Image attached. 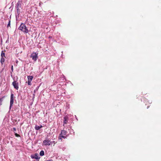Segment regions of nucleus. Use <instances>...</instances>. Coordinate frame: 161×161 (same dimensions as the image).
I'll use <instances>...</instances> for the list:
<instances>
[{"label": "nucleus", "instance_id": "1", "mask_svg": "<svg viewBox=\"0 0 161 161\" xmlns=\"http://www.w3.org/2000/svg\"><path fill=\"white\" fill-rule=\"evenodd\" d=\"M19 29L25 33H28L29 31L26 27L24 23H22L19 28Z\"/></svg>", "mask_w": 161, "mask_h": 161}, {"label": "nucleus", "instance_id": "2", "mask_svg": "<svg viewBox=\"0 0 161 161\" xmlns=\"http://www.w3.org/2000/svg\"><path fill=\"white\" fill-rule=\"evenodd\" d=\"M31 57L32 58L33 60L35 61H36L38 58L37 54L36 53H32L31 55Z\"/></svg>", "mask_w": 161, "mask_h": 161}, {"label": "nucleus", "instance_id": "3", "mask_svg": "<svg viewBox=\"0 0 161 161\" xmlns=\"http://www.w3.org/2000/svg\"><path fill=\"white\" fill-rule=\"evenodd\" d=\"M14 87L16 89L18 90L19 88V86L18 83L16 81H14L12 83Z\"/></svg>", "mask_w": 161, "mask_h": 161}, {"label": "nucleus", "instance_id": "4", "mask_svg": "<svg viewBox=\"0 0 161 161\" xmlns=\"http://www.w3.org/2000/svg\"><path fill=\"white\" fill-rule=\"evenodd\" d=\"M51 142L49 140H45L43 141V143L45 146H49L51 144Z\"/></svg>", "mask_w": 161, "mask_h": 161}, {"label": "nucleus", "instance_id": "5", "mask_svg": "<svg viewBox=\"0 0 161 161\" xmlns=\"http://www.w3.org/2000/svg\"><path fill=\"white\" fill-rule=\"evenodd\" d=\"M31 157L32 159H36L37 160L40 159V157H39L38 154L37 153H36L34 155H31Z\"/></svg>", "mask_w": 161, "mask_h": 161}, {"label": "nucleus", "instance_id": "6", "mask_svg": "<svg viewBox=\"0 0 161 161\" xmlns=\"http://www.w3.org/2000/svg\"><path fill=\"white\" fill-rule=\"evenodd\" d=\"M14 99L10 98V106L9 108V110L11 109L12 107L13 106V104L14 103Z\"/></svg>", "mask_w": 161, "mask_h": 161}, {"label": "nucleus", "instance_id": "7", "mask_svg": "<svg viewBox=\"0 0 161 161\" xmlns=\"http://www.w3.org/2000/svg\"><path fill=\"white\" fill-rule=\"evenodd\" d=\"M33 77L32 76H27L28 81L31 82L33 79Z\"/></svg>", "mask_w": 161, "mask_h": 161}, {"label": "nucleus", "instance_id": "8", "mask_svg": "<svg viewBox=\"0 0 161 161\" xmlns=\"http://www.w3.org/2000/svg\"><path fill=\"white\" fill-rule=\"evenodd\" d=\"M68 122V118L66 117H64V124L63 125H64V124H66Z\"/></svg>", "mask_w": 161, "mask_h": 161}, {"label": "nucleus", "instance_id": "9", "mask_svg": "<svg viewBox=\"0 0 161 161\" xmlns=\"http://www.w3.org/2000/svg\"><path fill=\"white\" fill-rule=\"evenodd\" d=\"M66 133H67V132L66 131L64 130H62L61 131V132L60 134V135H66Z\"/></svg>", "mask_w": 161, "mask_h": 161}, {"label": "nucleus", "instance_id": "10", "mask_svg": "<svg viewBox=\"0 0 161 161\" xmlns=\"http://www.w3.org/2000/svg\"><path fill=\"white\" fill-rule=\"evenodd\" d=\"M5 61V59L3 57H1L0 62L2 65L3 64V63Z\"/></svg>", "mask_w": 161, "mask_h": 161}, {"label": "nucleus", "instance_id": "11", "mask_svg": "<svg viewBox=\"0 0 161 161\" xmlns=\"http://www.w3.org/2000/svg\"><path fill=\"white\" fill-rule=\"evenodd\" d=\"M1 57H5L6 58L5 56V53L3 51H2L1 54Z\"/></svg>", "mask_w": 161, "mask_h": 161}, {"label": "nucleus", "instance_id": "12", "mask_svg": "<svg viewBox=\"0 0 161 161\" xmlns=\"http://www.w3.org/2000/svg\"><path fill=\"white\" fill-rule=\"evenodd\" d=\"M58 138H59V139H61L62 138H65V136H63V135H60V134Z\"/></svg>", "mask_w": 161, "mask_h": 161}, {"label": "nucleus", "instance_id": "13", "mask_svg": "<svg viewBox=\"0 0 161 161\" xmlns=\"http://www.w3.org/2000/svg\"><path fill=\"white\" fill-rule=\"evenodd\" d=\"M40 155L41 156H43L44 155V152L42 150L41 151L40 153Z\"/></svg>", "mask_w": 161, "mask_h": 161}, {"label": "nucleus", "instance_id": "14", "mask_svg": "<svg viewBox=\"0 0 161 161\" xmlns=\"http://www.w3.org/2000/svg\"><path fill=\"white\" fill-rule=\"evenodd\" d=\"M20 8V4L19 2H18L16 4V8Z\"/></svg>", "mask_w": 161, "mask_h": 161}, {"label": "nucleus", "instance_id": "15", "mask_svg": "<svg viewBox=\"0 0 161 161\" xmlns=\"http://www.w3.org/2000/svg\"><path fill=\"white\" fill-rule=\"evenodd\" d=\"M35 129L36 130H38L40 129V126L36 125L35 127Z\"/></svg>", "mask_w": 161, "mask_h": 161}, {"label": "nucleus", "instance_id": "16", "mask_svg": "<svg viewBox=\"0 0 161 161\" xmlns=\"http://www.w3.org/2000/svg\"><path fill=\"white\" fill-rule=\"evenodd\" d=\"M14 95L13 93H11L10 98L14 99Z\"/></svg>", "mask_w": 161, "mask_h": 161}, {"label": "nucleus", "instance_id": "17", "mask_svg": "<svg viewBox=\"0 0 161 161\" xmlns=\"http://www.w3.org/2000/svg\"><path fill=\"white\" fill-rule=\"evenodd\" d=\"M15 135L17 137H20V135L19 134H18L17 133H15Z\"/></svg>", "mask_w": 161, "mask_h": 161}, {"label": "nucleus", "instance_id": "18", "mask_svg": "<svg viewBox=\"0 0 161 161\" xmlns=\"http://www.w3.org/2000/svg\"><path fill=\"white\" fill-rule=\"evenodd\" d=\"M16 9H17L16 10H17V13L19 12H20V8H17Z\"/></svg>", "mask_w": 161, "mask_h": 161}, {"label": "nucleus", "instance_id": "19", "mask_svg": "<svg viewBox=\"0 0 161 161\" xmlns=\"http://www.w3.org/2000/svg\"><path fill=\"white\" fill-rule=\"evenodd\" d=\"M10 20H9V22L8 24V25H7V27H8L9 26H10Z\"/></svg>", "mask_w": 161, "mask_h": 161}, {"label": "nucleus", "instance_id": "20", "mask_svg": "<svg viewBox=\"0 0 161 161\" xmlns=\"http://www.w3.org/2000/svg\"><path fill=\"white\" fill-rule=\"evenodd\" d=\"M31 81H28V84L29 85H31Z\"/></svg>", "mask_w": 161, "mask_h": 161}, {"label": "nucleus", "instance_id": "21", "mask_svg": "<svg viewBox=\"0 0 161 161\" xmlns=\"http://www.w3.org/2000/svg\"><path fill=\"white\" fill-rule=\"evenodd\" d=\"M11 70H12V71H13V65H12L11 66Z\"/></svg>", "mask_w": 161, "mask_h": 161}, {"label": "nucleus", "instance_id": "22", "mask_svg": "<svg viewBox=\"0 0 161 161\" xmlns=\"http://www.w3.org/2000/svg\"><path fill=\"white\" fill-rule=\"evenodd\" d=\"M13 130H14V131H16V129L15 128H13Z\"/></svg>", "mask_w": 161, "mask_h": 161}, {"label": "nucleus", "instance_id": "23", "mask_svg": "<svg viewBox=\"0 0 161 161\" xmlns=\"http://www.w3.org/2000/svg\"><path fill=\"white\" fill-rule=\"evenodd\" d=\"M43 127V126L41 125L40 126V129L42 128Z\"/></svg>", "mask_w": 161, "mask_h": 161}, {"label": "nucleus", "instance_id": "24", "mask_svg": "<svg viewBox=\"0 0 161 161\" xmlns=\"http://www.w3.org/2000/svg\"><path fill=\"white\" fill-rule=\"evenodd\" d=\"M53 142L55 143V142L54 141H53Z\"/></svg>", "mask_w": 161, "mask_h": 161}]
</instances>
